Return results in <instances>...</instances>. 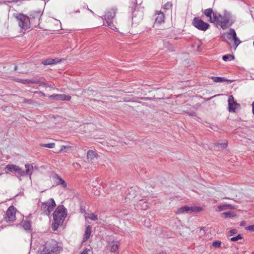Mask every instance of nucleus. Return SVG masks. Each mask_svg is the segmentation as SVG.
Wrapping results in <instances>:
<instances>
[{"mask_svg":"<svg viewBox=\"0 0 254 254\" xmlns=\"http://www.w3.org/2000/svg\"><path fill=\"white\" fill-rule=\"evenodd\" d=\"M120 243L119 241L112 240L111 239L108 242V247L110 251L113 253L118 252Z\"/></svg>","mask_w":254,"mask_h":254,"instance_id":"13","label":"nucleus"},{"mask_svg":"<svg viewBox=\"0 0 254 254\" xmlns=\"http://www.w3.org/2000/svg\"><path fill=\"white\" fill-rule=\"evenodd\" d=\"M16 81L19 82H21V83H25V81H24L22 79H17Z\"/></svg>","mask_w":254,"mask_h":254,"instance_id":"43","label":"nucleus"},{"mask_svg":"<svg viewBox=\"0 0 254 254\" xmlns=\"http://www.w3.org/2000/svg\"><path fill=\"white\" fill-rule=\"evenodd\" d=\"M80 254H93V252L91 249L86 248Z\"/></svg>","mask_w":254,"mask_h":254,"instance_id":"33","label":"nucleus"},{"mask_svg":"<svg viewBox=\"0 0 254 254\" xmlns=\"http://www.w3.org/2000/svg\"><path fill=\"white\" fill-rule=\"evenodd\" d=\"M243 238L242 234H239L236 237H232L231 238L230 241L232 242H235L239 240H241Z\"/></svg>","mask_w":254,"mask_h":254,"instance_id":"32","label":"nucleus"},{"mask_svg":"<svg viewBox=\"0 0 254 254\" xmlns=\"http://www.w3.org/2000/svg\"><path fill=\"white\" fill-rule=\"evenodd\" d=\"M98 157V154L92 150H89L87 153V158L89 162L92 163V160Z\"/></svg>","mask_w":254,"mask_h":254,"instance_id":"19","label":"nucleus"},{"mask_svg":"<svg viewBox=\"0 0 254 254\" xmlns=\"http://www.w3.org/2000/svg\"><path fill=\"white\" fill-rule=\"evenodd\" d=\"M234 59V56L232 55H224L222 59L225 62L231 61Z\"/></svg>","mask_w":254,"mask_h":254,"instance_id":"27","label":"nucleus"},{"mask_svg":"<svg viewBox=\"0 0 254 254\" xmlns=\"http://www.w3.org/2000/svg\"><path fill=\"white\" fill-rule=\"evenodd\" d=\"M209 127L211 129H213V130H215V128H216V127H214V126H213V127H211V126H210V127L209 126Z\"/></svg>","mask_w":254,"mask_h":254,"instance_id":"45","label":"nucleus"},{"mask_svg":"<svg viewBox=\"0 0 254 254\" xmlns=\"http://www.w3.org/2000/svg\"><path fill=\"white\" fill-rule=\"evenodd\" d=\"M202 208L201 207L184 206L179 208L175 213L176 214H180L184 212L188 213L192 212H199L202 211Z\"/></svg>","mask_w":254,"mask_h":254,"instance_id":"8","label":"nucleus"},{"mask_svg":"<svg viewBox=\"0 0 254 254\" xmlns=\"http://www.w3.org/2000/svg\"><path fill=\"white\" fill-rule=\"evenodd\" d=\"M48 201L45 202H43L41 204V209L42 211L43 212V213L45 215H46V213L47 211L46 209L48 207Z\"/></svg>","mask_w":254,"mask_h":254,"instance_id":"28","label":"nucleus"},{"mask_svg":"<svg viewBox=\"0 0 254 254\" xmlns=\"http://www.w3.org/2000/svg\"><path fill=\"white\" fill-rule=\"evenodd\" d=\"M42 147H48L49 148H53L55 146V143H46V144H40V145Z\"/></svg>","mask_w":254,"mask_h":254,"instance_id":"29","label":"nucleus"},{"mask_svg":"<svg viewBox=\"0 0 254 254\" xmlns=\"http://www.w3.org/2000/svg\"><path fill=\"white\" fill-rule=\"evenodd\" d=\"M42 12L41 11H33L29 14V18L31 22L34 26H38L40 24V20Z\"/></svg>","mask_w":254,"mask_h":254,"instance_id":"10","label":"nucleus"},{"mask_svg":"<svg viewBox=\"0 0 254 254\" xmlns=\"http://www.w3.org/2000/svg\"><path fill=\"white\" fill-rule=\"evenodd\" d=\"M71 147L70 146H64L63 145L60 150V152L63 151L64 149H67V150L70 149Z\"/></svg>","mask_w":254,"mask_h":254,"instance_id":"39","label":"nucleus"},{"mask_svg":"<svg viewBox=\"0 0 254 254\" xmlns=\"http://www.w3.org/2000/svg\"><path fill=\"white\" fill-rule=\"evenodd\" d=\"M221 38L223 41L227 43H229L232 41H234L235 49L241 43V41L237 37L235 30L233 28H230L228 31L223 33L221 35Z\"/></svg>","mask_w":254,"mask_h":254,"instance_id":"4","label":"nucleus"},{"mask_svg":"<svg viewBox=\"0 0 254 254\" xmlns=\"http://www.w3.org/2000/svg\"><path fill=\"white\" fill-rule=\"evenodd\" d=\"M73 165L74 167H76V166H79V164L77 163H75V164H73Z\"/></svg>","mask_w":254,"mask_h":254,"instance_id":"47","label":"nucleus"},{"mask_svg":"<svg viewBox=\"0 0 254 254\" xmlns=\"http://www.w3.org/2000/svg\"><path fill=\"white\" fill-rule=\"evenodd\" d=\"M229 233H230V235L232 236L235 234H236L237 233V230L236 229H231L229 231Z\"/></svg>","mask_w":254,"mask_h":254,"instance_id":"40","label":"nucleus"},{"mask_svg":"<svg viewBox=\"0 0 254 254\" xmlns=\"http://www.w3.org/2000/svg\"><path fill=\"white\" fill-rule=\"evenodd\" d=\"M90 11V12H91L92 13H93V12L91 10H89Z\"/></svg>","mask_w":254,"mask_h":254,"instance_id":"51","label":"nucleus"},{"mask_svg":"<svg viewBox=\"0 0 254 254\" xmlns=\"http://www.w3.org/2000/svg\"><path fill=\"white\" fill-rule=\"evenodd\" d=\"M16 209L13 206L11 205L9 206L4 217V220L6 222L14 221L16 218Z\"/></svg>","mask_w":254,"mask_h":254,"instance_id":"11","label":"nucleus"},{"mask_svg":"<svg viewBox=\"0 0 254 254\" xmlns=\"http://www.w3.org/2000/svg\"><path fill=\"white\" fill-rule=\"evenodd\" d=\"M14 16L17 19L18 25L21 29L26 30L30 28L31 21L28 16L20 13L14 14Z\"/></svg>","mask_w":254,"mask_h":254,"instance_id":"5","label":"nucleus"},{"mask_svg":"<svg viewBox=\"0 0 254 254\" xmlns=\"http://www.w3.org/2000/svg\"><path fill=\"white\" fill-rule=\"evenodd\" d=\"M211 79L213 80L215 82H223L224 81H229L230 82H231L232 81L231 80H228L225 78L221 77H217V76H212L211 77Z\"/></svg>","mask_w":254,"mask_h":254,"instance_id":"24","label":"nucleus"},{"mask_svg":"<svg viewBox=\"0 0 254 254\" xmlns=\"http://www.w3.org/2000/svg\"><path fill=\"white\" fill-rule=\"evenodd\" d=\"M252 111H254V101L252 103Z\"/></svg>","mask_w":254,"mask_h":254,"instance_id":"46","label":"nucleus"},{"mask_svg":"<svg viewBox=\"0 0 254 254\" xmlns=\"http://www.w3.org/2000/svg\"><path fill=\"white\" fill-rule=\"evenodd\" d=\"M253 114L254 115V112H253Z\"/></svg>","mask_w":254,"mask_h":254,"instance_id":"52","label":"nucleus"},{"mask_svg":"<svg viewBox=\"0 0 254 254\" xmlns=\"http://www.w3.org/2000/svg\"><path fill=\"white\" fill-rule=\"evenodd\" d=\"M134 191H135V190L134 189H133L132 188H130V189L128 191L129 194L131 195V197L132 198H135L136 196V195L134 194Z\"/></svg>","mask_w":254,"mask_h":254,"instance_id":"37","label":"nucleus"},{"mask_svg":"<svg viewBox=\"0 0 254 254\" xmlns=\"http://www.w3.org/2000/svg\"><path fill=\"white\" fill-rule=\"evenodd\" d=\"M87 218L90 219L91 220H96L97 219V215H95L94 213H89L86 216Z\"/></svg>","mask_w":254,"mask_h":254,"instance_id":"30","label":"nucleus"},{"mask_svg":"<svg viewBox=\"0 0 254 254\" xmlns=\"http://www.w3.org/2000/svg\"><path fill=\"white\" fill-rule=\"evenodd\" d=\"M56 204L55 201H54L53 198H50L48 200V207L47 208V211L46 213V215L49 216L51 211L53 210L54 208L56 206Z\"/></svg>","mask_w":254,"mask_h":254,"instance_id":"16","label":"nucleus"},{"mask_svg":"<svg viewBox=\"0 0 254 254\" xmlns=\"http://www.w3.org/2000/svg\"><path fill=\"white\" fill-rule=\"evenodd\" d=\"M92 232V227L90 225H88L86 227V229L85 231L84 234L83 235V240L82 241L83 242H85L87 241L90 238L91 234Z\"/></svg>","mask_w":254,"mask_h":254,"instance_id":"18","label":"nucleus"},{"mask_svg":"<svg viewBox=\"0 0 254 254\" xmlns=\"http://www.w3.org/2000/svg\"><path fill=\"white\" fill-rule=\"evenodd\" d=\"M228 102L229 111H235V110L240 106V105L234 101V97L232 95L229 96Z\"/></svg>","mask_w":254,"mask_h":254,"instance_id":"14","label":"nucleus"},{"mask_svg":"<svg viewBox=\"0 0 254 254\" xmlns=\"http://www.w3.org/2000/svg\"><path fill=\"white\" fill-rule=\"evenodd\" d=\"M19 166H17L16 165L13 164H10V165H7L6 166L5 169H6L7 170H8L10 172H16V171H18Z\"/></svg>","mask_w":254,"mask_h":254,"instance_id":"23","label":"nucleus"},{"mask_svg":"<svg viewBox=\"0 0 254 254\" xmlns=\"http://www.w3.org/2000/svg\"><path fill=\"white\" fill-rule=\"evenodd\" d=\"M212 245L215 248H220L221 245V242L219 241H215L212 243Z\"/></svg>","mask_w":254,"mask_h":254,"instance_id":"34","label":"nucleus"},{"mask_svg":"<svg viewBox=\"0 0 254 254\" xmlns=\"http://www.w3.org/2000/svg\"><path fill=\"white\" fill-rule=\"evenodd\" d=\"M218 15L219 16L218 20L215 23L219 25L223 29L231 26L234 22L231 14L229 12L225 11L223 15L218 13Z\"/></svg>","mask_w":254,"mask_h":254,"instance_id":"3","label":"nucleus"},{"mask_svg":"<svg viewBox=\"0 0 254 254\" xmlns=\"http://www.w3.org/2000/svg\"><path fill=\"white\" fill-rule=\"evenodd\" d=\"M190 116H195V112H186Z\"/></svg>","mask_w":254,"mask_h":254,"instance_id":"42","label":"nucleus"},{"mask_svg":"<svg viewBox=\"0 0 254 254\" xmlns=\"http://www.w3.org/2000/svg\"><path fill=\"white\" fill-rule=\"evenodd\" d=\"M172 6V3L170 2H168L163 5V8L165 9H169L171 8Z\"/></svg>","mask_w":254,"mask_h":254,"instance_id":"36","label":"nucleus"},{"mask_svg":"<svg viewBox=\"0 0 254 254\" xmlns=\"http://www.w3.org/2000/svg\"><path fill=\"white\" fill-rule=\"evenodd\" d=\"M115 15L116 10L114 9H112L109 10L105 15V25L109 26L111 29L114 30L117 29V28L113 23V20Z\"/></svg>","mask_w":254,"mask_h":254,"instance_id":"6","label":"nucleus"},{"mask_svg":"<svg viewBox=\"0 0 254 254\" xmlns=\"http://www.w3.org/2000/svg\"><path fill=\"white\" fill-rule=\"evenodd\" d=\"M66 215V209L64 205L58 206L53 213V230H57L59 226L63 224Z\"/></svg>","mask_w":254,"mask_h":254,"instance_id":"1","label":"nucleus"},{"mask_svg":"<svg viewBox=\"0 0 254 254\" xmlns=\"http://www.w3.org/2000/svg\"><path fill=\"white\" fill-rule=\"evenodd\" d=\"M192 24L197 29L203 31H206L210 26L208 23L204 22L202 20L197 17L194 18L192 21Z\"/></svg>","mask_w":254,"mask_h":254,"instance_id":"7","label":"nucleus"},{"mask_svg":"<svg viewBox=\"0 0 254 254\" xmlns=\"http://www.w3.org/2000/svg\"><path fill=\"white\" fill-rule=\"evenodd\" d=\"M158 254H167V253L165 252H161L159 253Z\"/></svg>","mask_w":254,"mask_h":254,"instance_id":"48","label":"nucleus"},{"mask_svg":"<svg viewBox=\"0 0 254 254\" xmlns=\"http://www.w3.org/2000/svg\"><path fill=\"white\" fill-rule=\"evenodd\" d=\"M138 14H139V21H137V20H135V17L134 16V14H136L135 13V12H133V16H132V21H133V22H139V21H140V20H141V19H142V13H141V12H138Z\"/></svg>","mask_w":254,"mask_h":254,"instance_id":"35","label":"nucleus"},{"mask_svg":"<svg viewBox=\"0 0 254 254\" xmlns=\"http://www.w3.org/2000/svg\"><path fill=\"white\" fill-rule=\"evenodd\" d=\"M53 178L58 181L57 182V185H61L62 187L65 188L67 187L66 182L58 174H54L53 176Z\"/></svg>","mask_w":254,"mask_h":254,"instance_id":"17","label":"nucleus"},{"mask_svg":"<svg viewBox=\"0 0 254 254\" xmlns=\"http://www.w3.org/2000/svg\"><path fill=\"white\" fill-rule=\"evenodd\" d=\"M221 215L225 218L234 217L236 216V214L235 212L231 211L224 212L221 213Z\"/></svg>","mask_w":254,"mask_h":254,"instance_id":"25","label":"nucleus"},{"mask_svg":"<svg viewBox=\"0 0 254 254\" xmlns=\"http://www.w3.org/2000/svg\"><path fill=\"white\" fill-rule=\"evenodd\" d=\"M60 62V61L57 59H48L42 62V64L44 65H50L53 64H56Z\"/></svg>","mask_w":254,"mask_h":254,"instance_id":"22","label":"nucleus"},{"mask_svg":"<svg viewBox=\"0 0 254 254\" xmlns=\"http://www.w3.org/2000/svg\"><path fill=\"white\" fill-rule=\"evenodd\" d=\"M235 207L231 204H224L222 205H218L217 206V211H221L226 209H234Z\"/></svg>","mask_w":254,"mask_h":254,"instance_id":"21","label":"nucleus"},{"mask_svg":"<svg viewBox=\"0 0 254 254\" xmlns=\"http://www.w3.org/2000/svg\"><path fill=\"white\" fill-rule=\"evenodd\" d=\"M240 225L241 226H244L246 225V222L245 221H243L241 222Z\"/></svg>","mask_w":254,"mask_h":254,"instance_id":"44","label":"nucleus"},{"mask_svg":"<svg viewBox=\"0 0 254 254\" xmlns=\"http://www.w3.org/2000/svg\"><path fill=\"white\" fill-rule=\"evenodd\" d=\"M139 205L143 210H146L148 208V203L146 201H143L142 199L139 200Z\"/></svg>","mask_w":254,"mask_h":254,"instance_id":"26","label":"nucleus"},{"mask_svg":"<svg viewBox=\"0 0 254 254\" xmlns=\"http://www.w3.org/2000/svg\"><path fill=\"white\" fill-rule=\"evenodd\" d=\"M26 171L23 170L20 167H18V171H16L15 172L17 173L16 177L19 178L20 180H21V177L24 176L26 175H28L31 176L32 172H30V170H32L33 167L31 164H26L25 165Z\"/></svg>","mask_w":254,"mask_h":254,"instance_id":"12","label":"nucleus"},{"mask_svg":"<svg viewBox=\"0 0 254 254\" xmlns=\"http://www.w3.org/2000/svg\"><path fill=\"white\" fill-rule=\"evenodd\" d=\"M217 145H220L222 148H226L227 146V143L224 142L222 143H218Z\"/></svg>","mask_w":254,"mask_h":254,"instance_id":"41","label":"nucleus"},{"mask_svg":"<svg viewBox=\"0 0 254 254\" xmlns=\"http://www.w3.org/2000/svg\"><path fill=\"white\" fill-rule=\"evenodd\" d=\"M17 69V65H15V67H14V70L16 71Z\"/></svg>","mask_w":254,"mask_h":254,"instance_id":"49","label":"nucleus"},{"mask_svg":"<svg viewBox=\"0 0 254 254\" xmlns=\"http://www.w3.org/2000/svg\"><path fill=\"white\" fill-rule=\"evenodd\" d=\"M245 229L247 230H249L251 231H254V225H250L245 228Z\"/></svg>","mask_w":254,"mask_h":254,"instance_id":"38","label":"nucleus"},{"mask_svg":"<svg viewBox=\"0 0 254 254\" xmlns=\"http://www.w3.org/2000/svg\"><path fill=\"white\" fill-rule=\"evenodd\" d=\"M41 93L43 96H45V94H44V93H43V92H41Z\"/></svg>","mask_w":254,"mask_h":254,"instance_id":"50","label":"nucleus"},{"mask_svg":"<svg viewBox=\"0 0 254 254\" xmlns=\"http://www.w3.org/2000/svg\"><path fill=\"white\" fill-rule=\"evenodd\" d=\"M203 13L208 18H209L208 21L211 23H215L218 21L219 16L218 13L215 12H213L212 8H207L204 10Z\"/></svg>","mask_w":254,"mask_h":254,"instance_id":"9","label":"nucleus"},{"mask_svg":"<svg viewBox=\"0 0 254 254\" xmlns=\"http://www.w3.org/2000/svg\"><path fill=\"white\" fill-rule=\"evenodd\" d=\"M49 98L56 100L69 101L71 99V96L65 94H53L49 96Z\"/></svg>","mask_w":254,"mask_h":254,"instance_id":"15","label":"nucleus"},{"mask_svg":"<svg viewBox=\"0 0 254 254\" xmlns=\"http://www.w3.org/2000/svg\"><path fill=\"white\" fill-rule=\"evenodd\" d=\"M63 251V248L59 246L55 240L47 242L42 249H40V254H60Z\"/></svg>","mask_w":254,"mask_h":254,"instance_id":"2","label":"nucleus"},{"mask_svg":"<svg viewBox=\"0 0 254 254\" xmlns=\"http://www.w3.org/2000/svg\"><path fill=\"white\" fill-rule=\"evenodd\" d=\"M23 226L26 230H29L31 228V223L29 221H24L23 222Z\"/></svg>","mask_w":254,"mask_h":254,"instance_id":"31","label":"nucleus"},{"mask_svg":"<svg viewBox=\"0 0 254 254\" xmlns=\"http://www.w3.org/2000/svg\"><path fill=\"white\" fill-rule=\"evenodd\" d=\"M155 18V23L160 24L164 21V14L162 12H157Z\"/></svg>","mask_w":254,"mask_h":254,"instance_id":"20","label":"nucleus"}]
</instances>
